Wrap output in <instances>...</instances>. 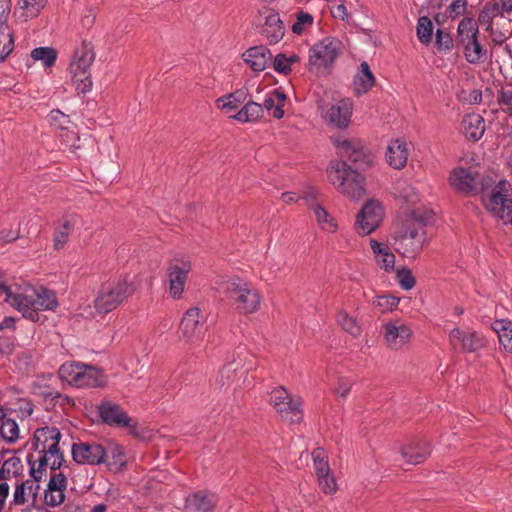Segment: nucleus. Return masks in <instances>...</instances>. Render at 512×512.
<instances>
[{
    "label": "nucleus",
    "instance_id": "obj_19",
    "mask_svg": "<svg viewBox=\"0 0 512 512\" xmlns=\"http://www.w3.org/2000/svg\"><path fill=\"white\" fill-rule=\"evenodd\" d=\"M98 412L102 421L110 426H131L132 419L117 403H113L111 401H103L98 406Z\"/></svg>",
    "mask_w": 512,
    "mask_h": 512
},
{
    "label": "nucleus",
    "instance_id": "obj_46",
    "mask_svg": "<svg viewBox=\"0 0 512 512\" xmlns=\"http://www.w3.org/2000/svg\"><path fill=\"white\" fill-rule=\"evenodd\" d=\"M433 24L429 17L421 16L417 22V36L422 44H429L432 41Z\"/></svg>",
    "mask_w": 512,
    "mask_h": 512
},
{
    "label": "nucleus",
    "instance_id": "obj_50",
    "mask_svg": "<svg viewBox=\"0 0 512 512\" xmlns=\"http://www.w3.org/2000/svg\"><path fill=\"white\" fill-rule=\"evenodd\" d=\"M315 471L317 477L330 473V466L325 456V451L322 448H317L312 452Z\"/></svg>",
    "mask_w": 512,
    "mask_h": 512
},
{
    "label": "nucleus",
    "instance_id": "obj_7",
    "mask_svg": "<svg viewBox=\"0 0 512 512\" xmlns=\"http://www.w3.org/2000/svg\"><path fill=\"white\" fill-rule=\"evenodd\" d=\"M341 42L334 37H326L315 43L309 50L308 70L316 75L329 71L340 54Z\"/></svg>",
    "mask_w": 512,
    "mask_h": 512
},
{
    "label": "nucleus",
    "instance_id": "obj_13",
    "mask_svg": "<svg viewBox=\"0 0 512 512\" xmlns=\"http://www.w3.org/2000/svg\"><path fill=\"white\" fill-rule=\"evenodd\" d=\"M71 454L77 464L95 466L106 462L108 451L94 441L78 442L73 443Z\"/></svg>",
    "mask_w": 512,
    "mask_h": 512
},
{
    "label": "nucleus",
    "instance_id": "obj_64",
    "mask_svg": "<svg viewBox=\"0 0 512 512\" xmlns=\"http://www.w3.org/2000/svg\"><path fill=\"white\" fill-rule=\"evenodd\" d=\"M332 15L333 17L335 18H339L343 21H347L348 20V12H347V8L346 6L341 3V4H338L333 10H332Z\"/></svg>",
    "mask_w": 512,
    "mask_h": 512
},
{
    "label": "nucleus",
    "instance_id": "obj_27",
    "mask_svg": "<svg viewBox=\"0 0 512 512\" xmlns=\"http://www.w3.org/2000/svg\"><path fill=\"white\" fill-rule=\"evenodd\" d=\"M408 148L405 141L396 139L392 141L386 151V161L394 169H402L408 160Z\"/></svg>",
    "mask_w": 512,
    "mask_h": 512
},
{
    "label": "nucleus",
    "instance_id": "obj_10",
    "mask_svg": "<svg viewBox=\"0 0 512 512\" xmlns=\"http://www.w3.org/2000/svg\"><path fill=\"white\" fill-rule=\"evenodd\" d=\"M254 26L270 45L280 42L285 35V25L274 8L262 7L254 18Z\"/></svg>",
    "mask_w": 512,
    "mask_h": 512
},
{
    "label": "nucleus",
    "instance_id": "obj_51",
    "mask_svg": "<svg viewBox=\"0 0 512 512\" xmlns=\"http://www.w3.org/2000/svg\"><path fill=\"white\" fill-rule=\"evenodd\" d=\"M396 280L400 287L404 290L412 289L416 283L411 270L406 267H402L396 270Z\"/></svg>",
    "mask_w": 512,
    "mask_h": 512
},
{
    "label": "nucleus",
    "instance_id": "obj_55",
    "mask_svg": "<svg viewBox=\"0 0 512 512\" xmlns=\"http://www.w3.org/2000/svg\"><path fill=\"white\" fill-rule=\"evenodd\" d=\"M65 494L64 491L51 489L47 487L44 495L45 504L51 507H56L64 502Z\"/></svg>",
    "mask_w": 512,
    "mask_h": 512
},
{
    "label": "nucleus",
    "instance_id": "obj_32",
    "mask_svg": "<svg viewBox=\"0 0 512 512\" xmlns=\"http://www.w3.org/2000/svg\"><path fill=\"white\" fill-rule=\"evenodd\" d=\"M478 36V25L477 22L469 17L463 18L457 28L456 46L463 47L469 44L471 40H474Z\"/></svg>",
    "mask_w": 512,
    "mask_h": 512
},
{
    "label": "nucleus",
    "instance_id": "obj_59",
    "mask_svg": "<svg viewBox=\"0 0 512 512\" xmlns=\"http://www.w3.org/2000/svg\"><path fill=\"white\" fill-rule=\"evenodd\" d=\"M273 67L278 73L288 74L291 72V65L288 63L287 56L282 53L275 56Z\"/></svg>",
    "mask_w": 512,
    "mask_h": 512
},
{
    "label": "nucleus",
    "instance_id": "obj_9",
    "mask_svg": "<svg viewBox=\"0 0 512 512\" xmlns=\"http://www.w3.org/2000/svg\"><path fill=\"white\" fill-rule=\"evenodd\" d=\"M510 189L509 181L500 180L494 185L491 193L483 192L482 194V201L487 210L504 225L512 223V199L508 195Z\"/></svg>",
    "mask_w": 512,
    "mask_h": 512
},
{
    "label": "nucleus",
    "instance_id": "obj_33",
    "mask_svg": "<svg viewBox=\"0 0 512 512\" xmlns=\"http://www.w3.org/2000/svg\"><path fill=\"white\" fill-rule=\"evenodd\" d=\"M491 328L498 335L499 343L507 353H512V322L508 319L495 320Z\"/></svg>",
    "mask_w": 512,
    "mask_h": 512
},
{
    "label": "nucleus",
    "instance_id": "obj_31",
    "mask_svg": "<svg viewBox=\"0 0 512 512\" xmlns=\"http://www.w3.org/2000/svg\"><path fill=\"white\" fill-rule=\"evenodd\" d=\"M37 482L38 481H35L33 478L32 480L28 479L17 484L13 494L12 504L23 505L28 502L29 498H31L32 502H35L39 490V485L36 484Z\"/></svg>",
    "mask_w": 512,
    "mask_h": 512
},
{
    "label": "nucleus",
    "instance_id": "obj_35",
    "mask_svg": "<svg viewBox=\"0 0 512 512\" xmlns=\"http://www.w3.org/2000/svg\"><path fill=\"white\" fill-rule=\"evenodd\" d=\"M375 78L367 62H362L360 71L354 79V89L357 94H364L374 85Z\"/></svg>",
    "mask_w": 512,
    "mask_h": 512
},
{
    "label": "nucleus",
    "instance_id": "obj_40",
    "mask_svg": "<svg viewBox=\"0 0 512 512\" xmlns=\"http://www.w3.org/2000/svg\"><path fill=\"white\" fill-rule=\"evenodd\" d=\"M247 97V91L244 89L236 90L226 96L217 99L216 103L221 109H235L244 103Z\"/></svg>",
    "mask_w": 512,
    "mask_h": 512
},
{
    "label": "nucleus",
    "instance_id": "obj_38",
    "mask_svg": "<svg viewBox=\"0 0 512 512\" xmlns=\"http://www.w3.org/2000/svg\"><path fill=\"white\" fill-rule=\"evenodd\" d=\"M23 472V465L18 457L5 460L0 468V481H8L11 477H18Z\"/></svg>",
    "mask_w": 512,
    "mask_h": 512
},
{
    "label": "nucleus",
    "instance_id": "obj_49",
    "mask_svg": "<svg viewBox=\"0 0 512 512\" xmlns=\"http://www.w3.org/2000/svg\"><path fill=\"white\" fill-rule=\"evenodd\" d=\"M48 0H21L18 3L20 9L25 11L27 17H37L46 6Z\"/></svg>",
    "mask_w": 512,
    "mask_h": 512
},
{
    "label": "nucleus",
    "instance_id": "obj_28",
    "mask_svg": "<svg viewBox=\"0 0 512 512\" xmlns=\"http://www.w3.org/2000/svg\"><path fill=\"white\" fill-rule=\"evenodd\" d=\"M79 217L76 214L64 216L55 227L54 247L59 250L64 247L73 227L78 223Z\"/></svg>",
    "mask_w": 512,
    "mask_h": 512
},
{
    "label": "nucleus",
    "instance_id": "obj_17",
    "mask_svg": "<svg viewBox=\"0 0 512 512\" xmlns=\"http://www.w3.org/2000/svg\"><path fill=\"white\" fill-rule=\"evenodd\" d=\"M383 328L385 342L393 350L401 349L413 334L411 327L400 320L387 322Z\"/></svg>",
    "mask_w": 512,
    "mask_h": 512
},
{
    "label": "nucleus",
    "instance_id": "obj_34",
    "mask_svg": "<svg viewBox=\"0 0 512 512\" xmlns=\"http://www.w3.org/2000/svg\"><path fill=\"white\" fill-rule=\"evenodd\" d=\"M449 180L451 186L461 192H471L474 188L475 179L469 169H454Z\"/></svg>",
    "mask_w": 512,
    "mask_h": 512
},
{
    "label": "nucleus",
    "instance_id": "obj_25",
    "mask_svg": "<svg viewBox=\"0 0 512 512\" xmlns=\"http://www.w3.org/2000/svg\"><path fill=\"white\" fill-rule=\"evenodd\" d=\"M303 199L307 202L309 209L313 211L316 221L323 231L327 233L337 231L338 225L335 218L324 207L313 200V195L306 193Z\"/></svg>",
    "mask_w": 512,
    "mask_h": 512
},
{
    "label": "nucleus",
    "instance_id": "obj_23",
    "mask_svg": "<svg viewBox=\"0 0 512 512\" xmlns=\"http://www.w3.org/2000/svg\"><path fill=\"white\" fill-rule=\"evenodd\" d=\"M430 445L423 439H414L401 448V456L406 464L418 465L430 455Z\"/></svg>",
    "mask_w": 512,
    "mask_h": 512
},
{
    "label": "nucleus",
    "instance_id": "obj_1",
    "mask_svg": "<svg viewBox=\"0 0 512 512\" xmlns=\"http://www.w3.org/2000/svg\"><path fill=\"white\" fill-rule=\"evenodd\" d=\"M0 292L5 295V301L22 314V317L32 322L41 321L40 311H54L59 303L55 293L44 287L26 289L11 287L0 283Z\"/></svg>",
    "mask_w": 512,
    "mask_h": 512
},
{
    "label": "nucleus",
    "instance_id": "obj_45",
    "mask_svg": "<svg viewBox=\"0 0 512 512\" xmlns=\"http://www.w3.org/2000/svg\"><path fill=\"white\" fill-rule=\"evenodd\" d=\"M337 322L343 330L353 337H358L361 334V327L357 320L351 317L346 311H340L338 313Z\"/></svg>",
    "mask_w": 512,
    "mask_h": 512
},
{
    "label": "nucleus",
    "instance_id": "obj_41",
    "mask_svg": "<svg viewBox=\"0 0 512 512\" xmlns=\"http://www.w3.org/2000/svg\"><path fill=\"white\" fill-rule=\"evenodd\" d=\"M13 48L14 40L10 26L0 24V62L11 53Z\"/></svg>",
    "mask_w": 512,
    "mask_h": 512
},
{
    "label": "nucleus",
    "instance_id": "obj_24",
    "mask_svg": "<svg viewBox=\"0 0 512 512\" xmlns=\"http://www.w3.org/2000/svg\"><path fill=\"white\" fill-rule=\"evenodd\" d=\"M352 115V101L348 98L338 101L326 112L327 120L338 128H346Z\"/></svg>",
    "mask_w": 512,
    "mask_h": 512
},
{
    "label": "nucleus",
    "instance_id": "obj_54",
    "mask_svg": "<svg viewBox=\"0 0 512 512\" xmlns=\"http://www.w3.org/2000/svg\"><path fill=\"white\" fill-rule=\"evenodd\" d=\"M436 47L441 52H449L454 46V40L451 35L441 29L436 31Z\"/></svg>",
    "mask_w": 512,
    "mask_h": 512
},
{
    "label": "nucleus",
    "instance_id": "obj_53",
    "mask_svg": "<svg viewBox=\"0 0 512 512\" xmlns=\"http://www.w3.org/2000/svg\"><path fill=\"white\" fill-rule=\"evenodd\" d=\"M498 103L501 106L502 112L505 114L503 119L512 115V90L507 86L502 88L498 96Z\"/></svg>",
    "mask_w": 512,
    "mask_h": 512
},
{
    "label": "nucleus",
    "instance_id": "obj_56",
    "mask_svg": "<svg viewBox=\"0 0 512 512\" xmlns=\"http://www.w3.org/2000/svg\"><path fill=\"white\" fill-rule=\"evenodd\" d=\"M318 483L325 494H334L337 490L336 480L330 473L319 476Z\"/></svg>",
    "mask_w": 512,
    "mask_h": 512
},
{
    "label": "nucleus",
    "instance_id": "obj_2",
    "mask_svg": "<svg viewBox=\"0 0 512 512\" xmlns=\"http://www.w3.org/2000/svg\"><path fill=\"white\" fill-rule=\"evenodd\" d=\"M60 439L61 432L56 427L46 426L38 428L35 431L31 442L32 449L42 453L38 459V468L35 469L34 463L31 461V456L27 458L31 466L29 473L35 481H41L43 472L47 467L52 471L61 468L64 462V456L59 448Z\"/></svg>",
    "mask_w": 512,
    "mask_h": 512
},
{
    "label": "nucleus",
    "instance_id": "obj_4",
    "mask_svg": "<svg viewBox=\"0 0 512 512\" xmlns=\"http://www.w3.org/2000/svg\"><path fill=\"white\" fill-rule=\"evenodd\" d=\"M219 290L226 295L234 309L241 314L254 313L259 309L261 296L258 290L239 278L221 282Z\"/></svg>",
    "mask_w": 512,
    "mask_h": 512
},
{
    "label": "nucleus",
    "instance_id": "obj_18",
    "mask_svg": "<svg viewBox=\"0 0 512 512\" xmlns=\"http://www.w3.org/2000/svg\"><path fill=\"white\" fill-rule=\"evenodd\" d=\"M217 503L216 494L207 490H198L186 496L184 512H213Z\"/></svg>",
    "mask_w": 512,
    "mask_h": 512
},
{
    "label": "nucleus",
    "instance_id": "obj_26",
    "mask_svg": "<svg viewBox=\"0 0 512 512\" xmlns=\"http://www.w3.org/2000/svg\"><path fill=\"white\" fill-rule=\"evenodd\" d=\"M243 56L245 62L256 72L265 70L272 57L270 50L264 45L249 48Z\"/></svg>",
    "mask_w": 512,
    "mask_h": 512
},
{
    "label": "nucleus",
    "instance_id": "obj_30",
    "mask_svg": "<svg viewBox=\"0 0 512 512\" xmlns=\"http://www.w3.org/2000/svg\"><path fill=\"white\" fill-rule=\"evenodd\" d=\"M371 249L375 255L377 264L385 272L395 271V255L390 251L389 247L383 245L375 239L370 240Z\"/></svg>",
    "mask_w": 512,
    "mask_h": 512
},
{
    "label": "nucleus",
    "instance_id": "obj_29",
    "mask_svg": "<svg viewBox=\"0 0 512 512\" xmlns=\"http://www.w3.org/2000/svg\"><path fill=\"white\" fill-rule=\"evenodd\" d=\"M461 129L466 138L477 141L485 131L484 119L477 113L468 114L461 122Z\"/></svg>",
    "mask_w": 512,
    "mask_h": 512
},
{
    "label": "nucleus",
    "instance_id": "obj_52",
    "mask_svg": "<svg viewBox=\"0 0 512 512\" xmlns=\"http://www.w3.org/2000/svg\"><path fill=\"white\" fill-rule=\"evenodd\" d=\"M67 137H71V139H75L76 142L71 144V151L78 154V157H82L85 154L81 151L88 147H94V139L91 136H85L81 141L80 137H78L75 133L71 132L67 134Z\"/></svg>",
    "mask_w": 512,
    "mask_h": 512
},
{
    "label": "nucleus",
    "instance_id": "obj_3",
    "mask_svg": "<svg viewBox=\"0 0 512 512\" xmlns=\"http://www.w3.org/2000/svg\"><path fill=\"white\" fill-rule=\"evenodd\" d=\"M328 177L343 195L359 200L366 192L365 177L345 161H334L328 168Z\"/></svg>",
    "mask_w": 512,
    "mask_h": 512
},
{
    "label": "nucleus",
    "instance_id": "obj_6",
    "mask_svg": "<svg viewBox=\"0 0 512 512\" xmlns=\"http://www.w3.org/2000/svg\"><path fill=\"white\" fill-rule=\"evenodd\" d=\"M60 378L78 388L100 387L105 384L101 371L79 362L64 363L59 369Z\"/></svg>",
    "mask_w": 512,
    "mask_h": 512
},
{
    "label": "nucleus",
    "instance_id": "obj_60",
    "mask_svg": "<svg viewBox=\"0 0 512 512\" xmlns=\"http://www.w3.org/2000/svg\"><path fill=\"white\" fill-rule=\"evenodd\" d=\"M467 4V0H454L448 8L450 17L454 19L463 15L466 12Z\"/></svg>",
    "mask_w": 512,
    "mask_h": 512
},
{
    "label": "nucleus",
    "instance_id": "obj_44",
    "mask_svg": "<svg viewBox=\"0 0 512 512\" xmlns=\"http://www.w3.org/2000/svg\"><path fill=\"white\" fill-rule=\"evenodd\" d=\"M31 58L34 61H42L44 67H51L54 65L57 52L51 47H38L32 50Z\"/></svg>",
    "mask_w": 512,
    "mask_h": 512
},
{
    "label": "nucleus",
    "instance_id": "obj_16",
    "mask_svg": "<svg viewBox=\"0 0 512 512\" xmlns=\"http://www.w3.org/2000/svg\"><path fill=\"white\" fill-rule=\"evenodd\" d=\"M191 263L188 260L180 263H171L168 267L169 294L177 300L182 297L188 274L191 271Z\"/></svg>",
    "mask_w": 512,
    "mask_h": 512
},
{
    "label": "nucleus",
    "instance_id": "obj_57",
    "mask_svg": "<svg viewBox=\"0 0 512 512\" xmlns=\"http://www.w3.org/2000/svg\"><path fill=\"white\" fill-rule=\"evenodd\" d=\"M48 118L50 120L51 125L59 129L66 128V125L70 122L69 116L65 115L60 110H52L49 113Z\"/></svg>",
    "mask_w": 512,
    "mask_h": 512
},
{
    "label": "nucleus",
    "instance_id": "obj_63",
    "mask_svg": "<svg viewBox=\"0 0 512 512\" xmlns=\"http://www.w3.org/2000/svg\"><path fill=\"white\" fill-rule=\"evenodd\" d=\"M38 392H36L37 394L43 396L45 399H56V398H59L61 396V394L59 393V391H57L56 389L54 388H51L49 386H39L38 387Z\"/></svg>",
    "mask_w": 512,
    "mask_h": 512
},
{
    "label": "nucleus",
    "instance_id": "obj_48",
    "mask_svg": "<svg viewBox=\"0 0 512 512\" xmlns=\"http://www.w3.org/2000/svg\"><path fill=\"white\" fill-rule=\"evenodd\" d=\"M296 21L292 24L291 30L296 35H301L307 27L312 26L314 18L311 14L298 11L295 14Z\"/></svg>",
    "mask_w": 512,
    "mask_h": 512
},
{
    "label": "nucleus",
    "instance_id": "obj_47",
    "mask_svg": "<svg viewBox=\"0 0 512 512\" xmlns=\"http://www.w3.org/2000/svg\"><path fill=\"white\" fill-rule=\"evenodd\" d=\"M249 369H251V366L243 368L241 363L235 360L227 363L220 370V381L222 382L221 384L225 385L226 383H229L231 380H233L238 371H241V373H245Z\"/></svg>",
    "mask_w": 512,
    "mask_h": 512
},
{
    "label": "nucleus",
    "instance_id": "obj_42",
    "mask_svg": "<svg viewBox=\"0 0 512 512\" xmlns=\"http://www.w3.org/2000/svg\"><path fill=\"white\" fill-rule=\"evenodd\" d=\"M0 435L7 443H15L19 439V427L11 418H5L0 424Z\"/></svg>",
    "mask_w": 512,
    "mask_h": 512
},
{
    "label": "nucleus",
    "instance_id": "obj_21",
    "mask_svg": "<svg viewBox=\"0 0 512 512\" xmlns=\"http://www.w3.org/2000/svg\"><path fill=\"white\" fill-rule=\"evenodd\" d=\"M450 344L456 348L458 344L464 352H475L484 346V339L475 331H464L454 328L449 334Z\"/></svg>",
    "mask_w": 512,
    "mask_h": 512
},
{
    "label": "nucleus",
    "instance_id": "obj_5",
    "mask_svg": "<svg viewBox=\"0 0 512 512\" xmlns=\"http://www.w3.org/2000/svg\"><path fill=\"white\" fill-rule=\"evenodd\" d=\"M94 59V47L87 41H83L73 53L69 70L73 85L78 94H85L92 88L90 66Z\"/></svg>",
    "mask_w": 512,
    "mask_h": 512
},
{
    "label": "nucleus",
    "instance_id": "obj_11",
    "mask_svg": "<svg viewBox=\"0 0 512 512\" xmlns=\"http://www.w3.org/2000/svg\"><path fill=\"white\" fill-rule=\"evenodd\" d=\"M269 401L284 420L290 423H299L302 420L301 398L292 396L284 387L273 389Z\"/></svg>",
    "mask_w": 512,
    "mask_h": 512
},
{
    "label": "nucleus",
    "instance_id": "obj_12",
    "mask_svg": "<svg viewBox=\"0 0 512 512\" xmlns=\"http://www.w3.org/2000/svg\"><path fill=\"white\" fill-rule=\"evenodd\" d=\"M383 215V208L378 201H367L356 217L355 229L357 233L365 236L374 232L382 222Z\"/></svg>",
    "mask_w": 512,
    "mask_h": 512
},
{
    "label": "nucleus",
    "instance_id": "obj_37",
    "mask_svg": "<svg viewBox=\"0 0 512 512\" xmlns=\"http://www.w3.org/2000/svg\"><path fill=\"white\" fill-rule=\"evenodd\" d=\"M263 114L262 105L249 101L245 106L233 116L234 119L240 122H252L258 120Z\"/></svg>",
    "mask_w": 512,
    "mask_h": 512
},
{
    "label": "nucleus",
    "instance_id": "obj_62",
    "mask_svg": "<svg viewBox=\"0 0 512 512\" xmlns=\"http://www.w3.org/2000/svg\"><path fill=\"white\" fill-rule=\"evenodd\" d=\"M351 387H352V383L351 382L346 381L345 379H339L338 383H337V386L335 388V393L338 396H340L342 398H345L349 394V392L351 390Z\"/></svg>",
    "mask_w": 512,
    "mask_h": 512
},
{
    "label": "nucleus",
    "instance_id": "obj_61",
    "mask_svg": "<svg viewBox=\"0 0 512 512\" xmlns=\"http://www.w3.org/2000/svg\"><path fill=\"white\" fill-rule=\"evenodd\" d=\"M11 0H0V24L8 25L7 20L11 11Z\"/></svg>",
    "mask_w": 512,
    "mask_h": 512
},
{
    "label": "nucleus",
    "instance_id": "obj_8",
    "mask_svg": "<svg viewBox=\"0 0 512 512\" xmlns=\"http://www.w3.org/2000/svg\"><path fill=\"white\" fill-rule=\"evenodd\" d=\"M133 292L134 287L125 279L105 283L94 300V308L99 314H107L115 310Z\"/></svg>",
    "mask_w": 512,
    "mask_h": 512
},
{
    "label": "nucleus",
    "instance_id": "obj_43",
    "mask_svg": "<svg viewBox=\"0 0 512 512\" xmlns=\"http://www.w3.org/2000/svg\"><path fill=\"white\" fill-rule=\"evenodd\" d=\"M400 298L394 295H379L372 301V306L380 313L392 312L398 306Z\"/></svg>",
    "mask_w": 512,
    "mask_h": 512
},
{
    "label": "nucleus",
    "instance_id": "obj_22",
    "mask_svg": "<svg viewBox=\"0 0 512 512\" xmlns=\"http://www.w3.org/2000/svg\"><path fill=\"white\" fill-rule=\"evenodd\" d=\"M512 12V0H492L480 11L477 24L489 28L493 18L509 17Z\"/></svg>",
    "mask_w": 512,
    "mask_h": 512
},
{
    "label": "nucleus",
    "instance_id": "obj_58",
    "mask_svg": "<svg viewBox=\"0 0 512 512\" xmlns=\"http://www.w3.org/2000/svg\"><path fill=\"white\" fill-rule=\"evenodd\" d=\"M47 487L51 489L65 491L67 488V477L64 473H53L50 477Z\"/></svg>",
    "mask_w": 512,
    "mask_h": 512
},
{
    "label": "nucleus",
    "instance_id": "obj_20",
    "mask_svg": "<svg viewBox=\"0 0 512 512\" xmlns=\"http://www.w3.org/2000/svg\"><path fill=\"white\" fill-rule=\"evenodd\" d=\"M424 237L416 229L402 233L395 239V250L404 257L412 258L422 250Z\"/></svg>",
    "mask_w": 512,
    "mask_h": 512
},
{
    "label": "nucleus",
    "instance_id": "obj_14",
    "mask_svg": "<svg viewBox=\"0 0 512 512\" xmlns=\"http://www.w3.org/2000/svg\"><path fill=\"white\" fill-rule=\"evenodd\" d=\"M338 153L348 158L357 169L365 170L373 163V155L358 139L343 140L337 144Z\"/></svg>",
    "mask_w": 512,
    "mask_h": 512
},
{
    "label": "nucleus",
    "instance_id": "obj_36",
    "mask_svg": "<svg viewBox=\"0 0 512 512\" xmlns=\"http://www.w3.org/2000/svg\"><path fill=\"white\" fill-rule=\"evenodd\" d=\"M285 101V93L275 89L271 95L264 100L262 107L267 111H271L274 118L281 119L284 116L283 107Z\"/></svg>",
    "mask_w": 512,
    "mask_h": 512
},
{
    "label": "nucleus",
    "instance_id": "obj_15",
    "mask_svg": "<svg viewBox=\"0 0 512 512\" xmlns=\"http://www.w3.org/2000/svg\"><path fill=\"white\" fill-rule=\"evenodd\" d=\"M204 316L198 307L189 308L180 323L182 337L190 343H195L202 339L204 331Z\"/></svg>",
    "mask_w": 512,
    "mask_h": 512
},
{
    "label": "nucleus",
    "instance_id": "obj_39",
    "mask_svg": "<svg viewBox=\"0 0 512 512\" xmlns=\"http://www.w3.org/2000/svg\"><path fill=\"white\" fill-rule=\"evenodd\" d=\"M464 55L469 63L476 64L483 62L486 59L487 51L483 49L482 45L478 41V37L471 40L469 44L462 47Z\"/></svg>",
    "mask_w": 512,
    "mask_h": 512
}]
</instances>
